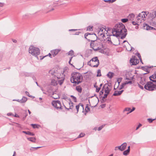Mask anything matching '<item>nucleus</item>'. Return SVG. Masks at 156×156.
<instances>
[{"mask_svg": "<svg viewBox=\"0 0 156 156\" xmlns=\"http://www.w3.org/2000/svg\"><path fill=\"white\" fill-rule=\"evenodd\" d=\"M127 30L125 26L122 23L116 24L112 31L113 36L118 37L121 36V38H124L126 35Z\"/></svg>", "mask_w": 156, "mask_h": 156, "instance_id": "nucleus-1", "label": "nucleus"}, {"mask_svg": "<svg viewBox=\"0 0 156 156\" xmlns=\"http://www.w3.org/2000/svg\"><path fill=\"white\" fill-rule=\"evenodd\" d=\"M70 81L73 83L78 84L82 81L83 76L79 73L74 72L71 74Z\"/></svg>", "mask_w": 156, "mask_h": 156, "instance_id": "nucleus-2", "label": "nucleus"}, {"mask_svg": "<svg viewBox=\"0 0 156 156\" xmlns=\"http://www.w3.org/2000/svg\"><path fill=\"white\" fill-rule=\"evenodd\" d=\"M105 31L106 30L103 27H100L99 28L97 32V35L95 34H91L90 33H86L84 34V37L85 38L89 40H90V39L87 38V37H88V36H92L94 37L96 36L97 37V36H98V37H99L100 38H104L105 36Z\"/></svg>", "mask_w": 156, "mask_h": 156, "instance_id": "nucleus-3", "label": "nucleus"}, {"mask_svg": "<svg viewBox=\"0 0 156 156\" xmlns=\"http://www.w3.org/2000/svg\"><path fill=\"white\" fill-rule=\"evenodd\" d=\"M29 53L36 57L37 59H39L37 56L40 54V50L39 48L31 46L29 48Z\"/></svg>", "mask_w": 156, "mask_h": 156, "instance_id": "nucleus-4", "label": "nucleus"}, {"mask_svg": "<svg viewBox=\"0 0 156 156\" xmlns=\"http://www.w3.org/2000/svg\"><path fill=\"white\" fill-rule=\"evenodd\" d=\"M111 89L112 87L111 84H105L100 92V95L101 96L102 95L104 92H105V93L109 94Z\"/></svg>", "mask_w": 156, "mask_h": 156, "instance_id": "nucleus-5", "label": "nucleus"}, {"mask_svg": "<svg viewBox=\"0 0 156 156\" xmlns=\"http://www.w3.org/2000/svg\"><path fill=\"white\" fill-rule=\"evenodd\" d=\"M99 64V61L97 57H94L87 63L88 65L94 67H98Z\"/></svg>", "mask_w": 156, "mask_h": 156, "instance_id": "nucleus-6", "label": "nucleus"}, {"mask_svg": "<svg viewBox=\"0 0 156 156\" xmlns=\"http://www.w3.org/2000/svg\"><path fill=\"white\" fill-rule=\"evenodd\" d=\"M147 15V12H142L139 13L136 16V19L137 20L138 23H140L142 21H144V19Z\"/></svg>", "mask_w": 156, "mask_h": 156, "instance_id": "nucleus-7", "label": "nucleus"}, {"mask_svg": "<svg viewBox=\"0 0 156 156\" xmlns=\"http://www.w3.org/2000/svg\"><path fill=\"white\" fill-rule=\"evenodd\" d=\"M149 18L151 20V23L156 27V11L150 13Z\"/></svg>", "mask_w": 156, "mask_h": 156, "instance_id": "nucleus-8", "label": "nucleus"}, {"mask_svg": "<svg viewBox=\"0 0 156 156\" xmlns=\"http://www.w3.org/2000/svg\"><path fill=\"white\" fill-rule=\"evenodd\" d=\"M144 87L145 89L149 91L153 90L154 89H156V85L151 81L147 82Z\"/></svg>", "mask_w": 156, "mask_h": 156, "instance_id": "nucleus-9", "label": "nucleus"}, {"mask_svg": "<svg viewBox=\"0 0 156 156\" xmlns=\"http://www.w3.org/2000/svg\"><path fill=\"white\" fill-rule=\"evenodd\" d=\"M56 78L59 81V84L61 85L63 83L65 79L64 75L63 73H58L55 76V78Z\"/></svg>", "mask_w": 156, "mask_h": 156, "instance_id": "nucleus-10", "label": "nucleus"}, {"mask_svg": "<svg viewBox=\"0 0 156 156\" xmlns=\"http://www.w3.org/2000/svg\"><path fill=\"white\" fill-rule=\"evenodd\" d=\"M53 106L57 109H62L61 102L58 100L53 101L52 102Z\"/></svg>", "mask_w": 156, "mask_h": 156, "instance_id": "nucleus-11", "label": "nucleus"}, {"mask_svg": "<svg viewBox=\"0 0 156 156\" xmlns=\"http://www.w3.org/2000/svg\"><path fill=\"white\" fill-rule=\"evenodd\" d=\"M60 95V92L58 89H57L53 92L51 97L54 99H57L59 98Z\"/></svg>", "mask_w": 156, "mask_h": 156, "instance_id": "nucleus-12", "label": "nucleus"}, {"mask_svg": "<svg viewBox=\"0 0 156 156\" xmlns=\"http://www.w3.org/2000/svg\"><path fill=\"white\" fill-rule=\"evenodd\" d=\"M130 62L132 65H135L139 63V60L135 56L133 57L130 60Z\"/></svg>", "mask_w": 156, "mask_h": 156, "instance_id": "nucleus-13", "label": "nucleus"}, {"mask_svg": "<svg viewBox=\"0 0 156 156\" xmlns=\"http://www.w3.org/2000/svg\"><path fill=\"white\" fill-rule=\"evenodd\" d=\"M133 78V77H131L129 78H128L127 77H126L125 79L129 80V81L127 82L126 81L123 83H122V85L124 87L127 84H131L132 83V81H131Z\"/></svg>", "mask_w": 156, "mask_h": 156, "instance_id": "nucleus-14", "label": "nucleus"}, {"mask_svg": "<svg viewBox=\"0 0 156 156\" xmlns=\"http://www.w3.org/2000/svg\"><path fill=\"white\" fill-rule=\"evenodd\" d=\"M75 107L76 109V110L77 113L78 112L79 109L82 111L84 109L83 105L81 103H80L79 105H76Z\"/></svg>", "mask_w": 156, "mask_h": 156, "instance_id": "nucleus-15", "label": "nucleus"}, {"mask_svg": "<svg viewBox=\"0 0 156 156\" xmlns=\"http://www.w3.org/2000/svg\"><path fill=\"white\" fill-rule=\"evenodd\" d=\"M60 51V49H55L51 51V53L52 55L53 56L55 57L58 54V52H59Z\"/></svg>", "mask_w": 156, "mask_h": 156, "instance_id": "nucleus-16", "label": "nucleus"}, {"mask_svg": "<svg viewBox=\"0 0 156 156\" xmlns=\"http://www.w3.org/2000/svg\"><path fill=\"white\" fill-rule=\"evenodd\" d=\"M57 73L54 69H52L49 71V74L50 76L55 77Z\"/></svg>", "mask_w": 156, "mask_h": 156, "instance_id": "nucleus-17", "label": "nucleus"}, {"mask_svg": "<svg viewBox=\"0 0 156 156\" xmlns=\"http://www.w3.org/2000/svg\"><path fill=\"white\" fill-rule=\"evenodd\" d=\"M143 27L144 28V29H146L147 30H151L152 29L153 30H155V28L153 27H151V26H149L147 24H145V25H144L143 26Z\"/></svg>", "mask_w": 156, "mask_h": 156, "instance_id": "nucleus-18", "label": "nucleus"}, {"mask_svg": "<svg viewBox=\"0 0 156 156\" xmlns=\"http://www.w3.org/2000/svg\"><path fill=\"white\" fill-rule=\"evenodd\" d=\"M59 83V82L55 79H52L51 82V84L53 86H56Z\"/></svg>", "mask_w": 156, "mask_h": 156, "instance_id": "nucleus-19", "label": "nucleus"}, {"mask_svg": "<svg viewBox=\"0 0 156 156\" xmlns=\"http://www.w3.org/2000/svg\"><path fill=\"white\" fill-rule=\"evenodd\" d=\"M123 91V90L121 91H115L113 94V95L114 96L120 95Z\"/></svg>", "mask_w": 156, "mask_h": 156, "instance_id": "nucleus-20", "label": "nucleus"}, {"mask_svg": "<svg viewBox=\"0 0 156 156\" xmlns=\"http://www.w3.org/2000/svg\"><path fill=\"white\" fill-rule=\"evenodd\" d=\"M27 98L25 97H23L21 99L18 100H17V101L21 103H23L27 101Z\"/></svg>", "mask_w": 156, "mask_h": 156, "instance_id": "nucleus-21", "label": "nucleus"}, {"mask_svg": "<svg viewBox=\"0 0 156 156\" xmlns=\"http://www.w3.org/2000/svg\"><path fill=\"white\" fill-rule=\"evenodd\" d=\"M94 44L91 43L90 44V46L91 48H93L94 51H96L100 49V48H99V47H98L97 48H96L94 45Z\"/></svg>", "mask_w": 156, "mask_h": 156, "instance_id": "nucleus-22", "label": "nucleus"}, {"mask_svg": "<svg viewBox=\"0 0 156 156\" xmlns=\"http://www.w3.org/2000/svg\"><path fill=\"white\" fill-rule=\"evenodd\" d=\"M69 108H67L68 109H73L75 106L74 103L71 101H70V102L69 103ZM64 107L66 108V107L65 106H64Z\"/></svg>", "mask_w": 156, "mask_h": 156, "instance_id": "nucleus-23", "label": "nucleus"}, {"mask_svg": "<svg viewBox=\"0 0 156 156\" xmlns=\"http://www.w3.org/2000/svg\"><path fill=\"white\" fill-rule=\"evenodd\" d=\"M134 15L133 14H130L128 16V19L130 20H134Z\"/></svg>", "mask_w": 156, "mask_h": 156, "instance_id": "nucleus-24", "label": "nucleus"}, {"mask_svg": "<svg viewBox=\"0 0 156 156\" xmlns=\"http://www.w3.org/2000/svg\"><path fill=\"white\" fill-rule=\"evenodd\" d=\"M23 133L26 134H27L28 135H30V136H34V133H31L29 131H23Z\"/></svg>", "mask_w": 156, "mask_h": 156, "instance_id": "nucleus-25", "label": "nucleus"}, {"mask_svg": "<svg viewBox=\"0 0 156 156\" xmlns=\"http://www.w3.org/2000/svg\"><path fill=\"white\" fill-rule=\"evenodd\" d=\"M27 139L29 141L34 142L35 143L36 141V138L35 137H31L29 138H28Z\"/></svg>", "mask_w": 156, "mask_h": 156, "instance_id": "nucleus-26", "label": "nucleus"}, {"mask_svg": "<svg viewBox=\"0 0 156 156\" xmlns=\"http://www.w3.org/2000/svg\"><path fill=\"white\" fill-rule=\"evenodd\" d=\"M126 145L127 144L126 143H124L121 145L122 151L125 149Z\"/></svg>", "mask_w": 156, "mask_h": 156, "instance_id": "nucleus-27", "label": "nucleus"}, {"mask_svg": "<svg viewBox=\"0 0 156 156\" xmlns=\"http://www.w3.org/2000/svg\"><path fill=\"white\" fill-rule=\"evenodd\" d=\"M113 73L111 72H109L107 74V75L108 76L109 78H112L113 76Z\"/></svg>", "mask_w": 156, "mask_h": 156, "instance_id": "nucleus-28", "label": "nucleus"}, {"mask_svg": "<svg viewBox=\"0 0 156 156\" xmlns=\"http://www.w3.org/2000/svg\"><path fill=\"white\" fill-rule=\"evenodd\" d=\"M76 89L79 92L81 93L82 91V88L81 87L79 86L76 87Z\"/></svg>", "mask_w": 156, "mask_h": 156, "instance_id": "nucleus-29", "label": "nucleus"}, {"mask_svg": "<svg viewBox=\"0 0 156 156\" xmlns=\"http://www.w3.org/2000/svg\"><path fill=\"white\" fill-rule=\"evenodd\" d=\"M90 108L89 107L88 105H87L85 108V111L86 112H88L90 111Z\"/></svg>", "mask_w": 156, "mask_h": 156, "instance_id": "nucleus-30", "label": "nucleus"}, {"mask_svg": "<svg viewBox=\"0 0 156 156\" xmlns=\"http://www.w3.org/2000/svg\"><path fill=\"white\" fill-rule=\"evenodd\" d=\"M129 150H127L125 151L123 153V154L124 155H126L129 154Z\"/></svg>", "mask_w": 156, "mask_h": 156, "instance_id": "nucleus-31", "label": "nucleus"}, {"mask_svg": "<svg viewBox=\"0 0 156 156\" xmlns=\"http://www.w3.org/2000/svg\"><path fill=\"white\" fill-rule=\"evenodd\" d=\"M68 54V55H74V53L73 51L71 50L69 52Z\"/></svg>", "mask_w": 156, "mask_h": 156, "instance_id": "nucleus-32", "label": "nucleus"}, {"mask_svg": "<svg viewBox=\"0 0 156 156\" xmlns=\"http://www.w3.org/2000/svg\"><path fill=\"white\" fill-rule=\"evenodd\" d=\"M128 20V19L125 18V19H121V21L123 23H125L127 22Z\"/></svg>", "mask_w": 156, "mask_h": 156, "instance_id": "nucleus-33", "label": "nucleus"}, {"mask_svg": "<svg viewBox=\"0 0 156 156\" xmlns=\"http://www.w3.org/2000/svg\"><path fill=\"white\" fill-rule=\"evenodd\" d=\"M101 76V70L100 69H98V70L97 74V76Z\"/></svg>", "mask_w": 156, "mask_h": 156, "instance_id": "nucleus-34", "label": "nucleus"}, {"mask_svg": "<svg viewBox=\"0 0 156 156\" xmlns=\"http://www.w3.org/2000/svg\"><path fill=\"white\" fill-rule=\"evenodd\" d=\"M135 21H132V23L134 25H138V23H138L137 21V20L136 19L135 20Z\"/></svg>", "mask_w": 156, "mask_h": 156, "instance_id": "nucleus-35", "label": "nucleus"}, {"mask_svg": "<svg viewBox=\"0 0 156 156\" xmlns=\"http://www.w3.org/2000/svg\"><path fill=\"white\" fill-rule=\"evenodd\" d=\"M31 125L34 128H38V126H39L38 125L35 124H31Z\"/></svg>", "mask_w": 156, "mask_h": 156, "instance_id": "nucleus-36", "label": "nucleus"}, {"mask_svg": "<svg viewBox=\"0 0 156 156\" xmlns=\"http://www.w3.org/2000/svg\"><path fill=\"white\" fill-rule=\"evenodd\" d=\"M130 110H131V108H127L125 109L123 111L124 112H125V111H128L129 112Z\"/></svg>", "mask_w": 156, "mask_h": 156, "instance_id": "nucleus-37", "label": "nucleus"}, {"mask_svg": "<svg viewBox=\"0 0 156 156\" xmlns=\"http://www.w3.org/2000/svg\"><path fill=\"white\" fill-rule=\"evenodd\" d=\"M105 126V125H103L100 127H99L98 128V131L101 130Z\"/></svg>", "mask_w": 156, "mask_h": 156, "instance_id": "nucleus-38", "label": "nucleus"}, {"mask_svg": "<svg viewBox=\"0 0 156 156\" xmlns=\"http://www.w3.org/2000/svg\"><path fill=\"white\" fill-rule=\"evenodd\" d=\"M154 74L151 76V77L154 79H156V72Z\"/></svg>", "mask_w": 156, "mask_h": 156, "instance_id": "nucleus-39", "label": "nucleus"}, {"mask_svg": "<svg viewBox=\"0 0 156 156\" xmlns=\"http://www.w3.org/2000/svg\"><path fill=\"white\" fill-rule=\"evenodd\" d=\"M93 27L89 26L87 29V31H90L92 30Z\"/></svg>", "mask_w": 156, "mask_h": 156, "instance_id": "nucleus-40", "label": "nucleus"}, {"mask_svg": "<svg viewBox=\"0 0 156 156\" xmlns=\"http://www.w3.org/2000/svg\"><path fill=\"white\" fill-rule=\"evenodd\" d=\"M84 135H85V134L84 133H81L79 135V136H78V138L81 137H82L84 136Z\"/></svg>", "mask_w": 156, "mask_h": 156, "instance_id": "nucleus-41", "label": "nucleus"}, {"mask_svg": "<svg viewBox=\"0 0 156 156\" xmlns=\"http://www.w3.org/2000/svg\"><path fill=\"white\" fill-rule=\"evenodd\" d=\"M155 119H147V120H148V122H150V123H151Z\"/></svg>", "mask_w": 156, "mask_h": 156, "instance_id": "nucleus-42", "label": "nucleus"}, {"mask_svg": "<svg viewBox=\"0 0 156 156\" xmlns=\"http://www.w3.org/2000/svg\"><path fill=\"white\" fill-rule=\"evenodd\" d=\"M71 97L72 98L73 100L75 102H76V98L73 95L71 96Z\"/></svg>", "mask_w": 156, "mask_h": 156, "instance_id": "nucleus-43", "label": "nucleus"}, {"mask_svg": "<svg viewBox=\"0 0 156 156\" xmlns=\"http://www.w3.org/2000/svg\"><path fill=\"white\" fill-rule=\"evenodd\" d=\"M104 1L105 2H108L109 3H112V0H105Z\"/></svg>", "mask_w": 156, "mask_h": 156, "instance_id": "nucleus-44", "label": "nucleus"}, {"mask_svg": "<svg viewBox=\"0 0 156 156\" xmlns=\"http://www.w3.org/2000/svg\"><path fill=\"white\" fill-rule=\"evenodd\" d=\"M101 89L100 87H97L96 88V92H98Z\"/></svg>", "mask_w": 156, "mask_h": 156, "instance_id": "nucleus-45", "label": "nucleus"}, {"mask_svg": "<svg viewBox=\"0 0 156 156\" xmlns=\"http://www.w3.org/2000/svg\"><path fill=\"white\" fill-rule=\"evenodd\" d=\"M152 79H153L152 78H151V76L150 77V80L151 81H152V82H156V80H153Z\"/></svg>", "mask_w": 156, "mask_h": 156, "instance_id": "nucleus-46", "label": "nucleus"}, {"mask_svg": "<svg viewBox=\"0 0 156 156\" xmlns=\"http://www.w3.org/2000/svg\"><path fill=\"white\" fill-rule=\"evenodd\" d=\"M108 94H109L105 93L104 95V96L103 97V99L105 98H106Z\"/></svg>", "mask_w": 156, "mask_h": 156, "instance_id": "nucleus-47", "label": "nucleus"}, {"mask_svg": "<svg viewBox=\"0 0 156 156\" xmlns=\"http://www.w3.org/2000/svg\"><path fill=\"white\" fill-rule=\"evenodd\" d=\"M122 78H119V79H118L117 81L118 82V83L119 85L120 81L122 80Z\"/></svg>", "mask_w": 156, "mask_h": 156, "instance_id": "nucleus-48", "label": "nucleus"}, {"mask_svg": "<svg viewBox=\"0 0 156 156\" xmlns=\"http://www.w3.org/2000/svg\"><path fill=\"white\" fill-rule=\"evenodd\" d=\"M121 147V145L117 146L118 149L119 150L121 151H122V147Z\"/></svg>", "mask_w": 156, "mask_h": 156, "instance_id": "nucleus-49", "label": "nucleus"}, {"mask_svg": "<svg viewBox=\"0 0 156 156\" xmlns=\"http://www.w3.org/2000/svg\"><path fill=\"white\" fill-rule=\"evenodd\" d=\"M25 93L29 97H32V96H30V95H29V93L27 91H26L25 92Z\"/></svg>", "mask_w": 156, "mask_h": 156, "instance_id": "nucleus-50", "label": "nucleus"}, {"mask_svg": "<svg viewBox=\"0 0 156 156\" xmlns=\"http://www.w3.org/2000/svg\"><path fill=\"white\" fill-rule=\"evenodd\" d=\"M142 126V125L141 124H139L138 126L136 127V130H137L138 129Z\"/></svg>", "mask_w": 156, "mask_h": 156, "instance_id": "nucleus-51", "label": "nucleus"}, {"mask_svg": "<svg viewBox=\"0 0 156 156\" xmlns=\"http://www.w3.org/2000/svg\"><path fill=\"white\" fill-rule=\"evenodd\" d=\"M152 67H153V66L152 67V66H146L145 67H143V68H145V69H147L148 68H152Z\"/></svg>", "mask_w": 156, "mask_h": 156, "instance_id": "nucleus-52", "label": "nucleus"}, {"mask_svg": "<svg viewBox=\"0 0 156 156\" xmlns=\"http://www.w3.org/2000/svg\"><path fill=\"white\" fill-rule=\"evenodd\" d=\"M7 115L8 116H13L14 115L12 113H8L7 114Z\"/></svg>", "mask_w": 156, "mask_h": 156, "instance_id": "nucleus-53", "label": "nucleus"}, {"mask_svg": "<svg viewBox=\"0 0 156 156\" xmlns=\"http://www.w3.org/2000/svg\"><path fill=\"white\" fill-rule=\"evenodd\" d=\"M124 87L122 85H121L118 87V89L121 90Z\"/></svg>", "mask_w": 156, "mask_h": 156, "instance_id": "nucleus-54", "label": "nucleus"}, {"mask_svg": "<svg viewBox=\"0 0 156 156\" xmlns=\"http://www.w3.org/2000/svg\"><path fill=\"white\" fill-rule=\"evenodd\" d=\"M138 86L142 89H144L143 86L141 85L140 84H138Z\"/></svg>", "mask_w": 156, "mask_h": 156, "instance_id": "nucleus-55", "label": "nucleus"}, {"mask_svg": "<svg viewBox=\"0 0 156 156\" xmlns=\"http://www.w3.org/2000/svg\"><path fill=\"white\" fill-rule=\"evenodd\" d=\"M135 109V108L134 107L129 112V113H131L134 111Z\"/></svg>", "mask_w": 156, "mask_h": 156, "instance_id": "nucleus-56", "label": "nucleus"}, {"mask_svg": "<svg viewBox=\"0 0 156 156\" xmlns=\"http://www.w3.org/2000/svg\"><path fill=\"white\" fill-rule=\"evenodd\" d=\"M137 56H138V58L140 59L141 56H140V54H139V53H137Z\"/></svg>", "mask_w": 156, "mask_h": 156, "instance_id": "nucleus-57", "label": "nucleus"}, {"mask_svg": "<svg viewBox=\"0 0 156 156\" xmlns=\"http://www.w3.org/2000/svg\"><path fill=\"white\" fill-rule=\"evenodd\" d=\"M47 56V55H46V56H43V57H42V56H40V59L41 60H42V59H43V58H44L45 57H46V56Z\"/></svg>", "mask_w": 156, "mask_h": 156, "instance_id": "nucleus-58", "label": "nucleus"}, {"mask_svg": "<svg viewBox=\"0 0 156 156\" xmlns=\"http://www.w3.org/2000/svg\"><path fill=\"white\" fill-rule=\"evenodd\" d=\"M16 123L17 125L16 126H17L18 127L21 128V125L20 124H19L17 123Z\"/></svg>", "mask_w": 156, "mask_h": 156, "instance_id": "nucleus-59", "label": "nucleus"}, {"mask_svg": "<svg viewBox=\"0 0 156 156\" xmlns=\"http://www.w3.org/2000/svg\"><path fill=\"white\" fill-rule=\"evenodd\" d=\"M12 41L15 43H16L17 42V41L15 39H13L12 40Z\"/></svg>", "mask_w": 156, "mask_h": 156, "instance_id": "nucleus-60", "label": "nucleus"}, {"mask_svg": "<svg viewBox=\"0 0 156 156\" xmlns=\"http://www.w3.org/2000/svg\"><path fill=\"white\" fill-rule=\"evenodd\" d=\"M108 41H109V42H112L111 41V38H109V37H108Z\"/></svg>", "mask_w": 156, "mask_h": 156, "instance_id": "nucleus-61", "label": "nucleus"}, {"mask_svg": "<svg viewBox=\"0 0 156 156\" xmlns=\"http://www.w3.org/2000/svg\"><path fill=\"white\" fill-rule=\"evenodd\" d=\"M56 4H57V2L54 3V6L55 7L57 6V5H56Z\"/></svg>", "mask_w": 156, "mask_h": 156, "instance_id": "nucleus-62", "label": "nucleus"}, {"mask_svg": "<svg viewBox=\"0 0 156 156\" xmlns=\"http://www.w3.org/2000/svg\"><path fill=\"white\" fill-rule=\"evenodd\" d=\"M3 5V3L0 2V7H2Z\"/></svg>", "mask_w": 156, "mask_h": 156, "instance_id": "nucleus-63", "label": "nucleus"}, {"mask_svg": "<svg viewBox=\"0 0 156 156\" xmlns=\"http://www.w3.org/2000/svg\"><path fill=\"white\" fill-rule=\"evenodd\" d=\"M118 147H117V146H116V147H115V151H117L118 150Z\"/></svg>", "mask_w": 156, "mask_h": 156, "instance_id": "nucleus-64", "label": "nucleus"}]
</instances>
